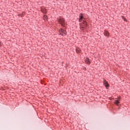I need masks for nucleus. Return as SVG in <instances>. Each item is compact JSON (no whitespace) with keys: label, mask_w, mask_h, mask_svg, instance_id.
<instances>
[{"label":"nucleus","mask_w":130,"mask_h":130,"mask_svg":"<svg viewBox=\"0 0 130 130\" xmlns=\"http://www.w3.org/2000/svg\"><path fill=\"white\" fill-rule=\"evenodd\" d=\"M80 18L79 19V22H81V23H80V29L82 31L85 29V28H87L88 27V24H87V22L83 20V14H81L79 15Z\"/></svg>","instance_id":"f257e3e1"},{"label":"nucleus","mask_w":130,"mask_h":130,"mask_svg":"<svg viewBox=\"0 0 130 130\" xmlns=\"http://www.w3.org/2000/svg\"><path fill=\"white\" fill-rule=\"evenodd\" d=\"M58 22L59 24L61 25L62 27H66V21H64V18L60 17L58 20Z\"/></svg>","instance_id":"f03ea898"},{"label":"nucleus","mask_w":130,"mask_h":130,"mask_svg":"<svg viewBox=\"0 0 130 130\" xmlns=\"http://www.w3.org/2000/svg\"><path fill=\"white\" fill-rule=\"evenodd\" d=\"M59 33L60 35H62V36H66L67 35V31L64 30L62 28H61L59 30Z\"/></svg>","instance_id":"7ed1b4c3"},{"label":"nucleus","mask_w":130,"mask_h":130,"mask_svg":"<svg viewBox=\"0 0 130 130\" xmlns=\"http://www.w3.org/2000/svg\"><path fill=\"white\" fill-rule=\"evenodd\" d=\"M85 62H86V63H87V64H90V63H91V61H90L89 58H86L85 59Z\"/></svg>","instance_id":"20e7f679"},{"label":"nucleus","mask_w":130,"mask_h":130,"mask_svg":"<svg viewBox=\"0 0 130 130\" xmlns=\"http://www.w3.org/2000/svg\"><path fill=\"white\" fill-rule=\"evenodd\" d=\"M120 99H119V98L118 99V100H115L114 101L115 104H116L117 106L119 105V101H120Z\"/></svg>","instance_id":"39448f33"},{"label":"nucleus","mask_w":130,"mask_h":130,"mask_svg":"<svg viewBox=\"0 0 130 130\" xmlns=\"http://www.w3.org/2000/svg\"><path fill=\"white\" fill-rule=\"evenodd\" d=\"M104 85H105V87H108L109 86L108 82L106 80L104 81Z\"/></svg>","instance_id":"423d86ee"},{"label":"nucleus","mask_w":130,"mask_h":130,"mask_svg":"<svg viewBox=\"0 0 130 130\" xmlns=\"http://www.w3.org/2000/svg\"><path fill=\"white\" fill-rule=\"evenodd\" d=\"M104 34L105 36H107V37L109 36V32H108V31H107V30L105 31V32H104Z\"/></svg>","instance_id":"0eeeda50"},{"label":"nucleus","mask_w":130,"mask_h":130,"mask_svg":"<svg viewBox=\"0 0 130 130\" xmlns=\"http://www.w3.org/2000/svg\"><path fill=\"white\" fill-rule=\"evenodd\" d=\"M76 52H77V53H80V52H81V49L79 48H76Z\"/></svg>","instance_id":"6e6552de"},{"label":"nucleus","mask_w":130,"mask_h":130,"mask_svg":"<svg viewBox=\"0 0 130 130\" xmlns=\"http://www.w3.org/2000/svg\"><path fill=\"white\" fill-rule=\"evenodd\" d=\"M43 19H44V20L45 21L47 20V19H48L47 16L44 15V17H43Z\"/></svg>","instance_id":"1a4fd4ad"},{"label":"nucleus","mask_w":130,"mask_h":130,"mask_svg":"<svg viewBox=\"0 0 130 130\" xmlns=\"http://www.w3.org/2000/svg\"><path fill=\"white\" fill-rule=\"evenodd\" d=\"M42 13H44V14H46V9H42Z\"/></svg>","instance_id":"9d476101"},{"label":"nucleus","mask_w":130,"mask_h":130,"mask_svg":"<svg viewBox=\"0 0 130 130\" xmlns=\"http://www.w3.org/2000/svg\"><path fill=\"white\" fill-rule=\"evenodd\" d=\"M122 18L123 19V20H124V21H125V22H126L127 20H126V18H125V17H124V16H122Z\"/></svg>","instance_id":"9b49d317"},{"label":"nucleus","mask_w":130,"mask_h":130,"mask_svg":"<svg viewBox=\"0 0 130 130\" xmlns=\"http://www.w3.org/2000/svg\"><path fill=\"white\" fill-rule=\"evenodd\" d=\"M1 41H0V45H1Z\"/></svg>","instance_id":"f8f14e48"}]
</instances>
